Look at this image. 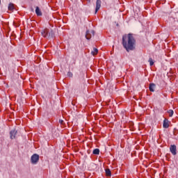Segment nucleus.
I'll list each match as a JSON object with an SVG mask.
<instances>
[{
    "instance_id": "1",
    "label": "nucleus",
    "mask_w": 178,
    "mask_h": 178,
    "mask_svg": "<svg viewBox=\"0 0 178 178\" xmlns=\"http://www.w3.org/2000/svg\"><path fill=\"white\" fill-rule=\"evenodd\" d=\"M122 45L127 52L136 49V39L133 34L129 33L122 36Z\"/></svg>"
},
{
    "instance_id": "2",
    "label": "nucleus",
    "mask_w": 178,
    "mask_h": 178,
    "mask_svg": "<svg viewBox=\"0 0 178 178\" xmlns=\"http://www.w3.org/2000/svg\"><path fill=\"white\" fill-rule=\"evenodd\" d=\"M41 34L44 38H54V31H51L49 32V29H47L42 30Z\"/></svg>"
},
{
    "instance_id": "3",
    "label": "nucleus",
    "mask_w": 178,
    "mask_h": 178,
    "mask_svg": "<svg viewBox=\"0 0 178 178\" xmlns=\"http://www.w3.org/2000/svg\"><path fill=\"white\" fill-rule=\"evenodd\" d=\"M38 161H40V156L37 154H34L31 157V162L33 163V165H35L38 163Z\"/></svg>"
},
{
    "instance_id": "4",
    "label": "nucleus",
    "mask_w": 178,
    "mask_h": 178,
    "mask_svg": "<svg viewBox=\"0 0 178 178\" xmlns=\"http://www.w3.org/2000/svg\"><path fill=\"white\" fill-rule=\"evenodd\" d=\"M94 37V31H86V40H91V38Z\"/></svg>"
},
{
    "instance_id": "5",
    "label": "nucleus",
    "mask_w": 178,
    "mask_h": 178,
    "mask_svg": "<svg viewBox=\"0 0 178 178\" xmlns=\"http://www.w3.org/2000/svg\"><path fill=\"white\" fill-rule=\"evenodd\" d=\"M101 3H102L101 0H97L96 8H95V14H97L98 13V11L99 10V9H101Z\"/></svg>"
},
{
    "instance_id": "6",
    "label": "nucleus",
    "mask_w": 178,
    "mask_h": 178,
    "mask_svg": "<svg viewBox=\"0 0 178 178\" xmlns=\"http://www.w3.org/2000/svg\"><path fill=\"white\" fill-rule=\"evenodd\" d=\"M17 134V131H16V129L11 130L10 132L11 140H14V138H16Z\"/></svg>"
},
{
    "instance_id": "7",
    "label": "nucleus",
    "mask_w": 178,
    "mask_h": 178,
    "mask_svg": "<svg viewBox=\"0 0 178 178\" xmlns=\"http://www.w3.org/2000/svg\"><path fill=\"white\" fill-rule=\"evenodd\" d=\"M170 151L172 155H176L177 154V149H176V145H171V146L170 147Z\"/></svg>"
},
{
    "instance_id": "8",
    "label": "nucleus",
    "mask_w": 178,
    "mask_h": 178,
    "mask_svg": "<svg viewBox=\"0 0 178 178\" xmlns=\"http://www.w3.org/2000/svg\"><path fill=\"white\" fill-rule=\"evenodd\" d=\"M163 127L164 129H168L169 127V120H168V119L163 120Z\"/></svg>"
},
{
    "instance_id": "9",
    "label": "nucleus",
    "mask_w": 178,
    "mask_h": 178,
    "mask_svg": "<svg viewBox=\"0 0 178 178\" xmlns=\"http://www.w3.org/2000/svg\"><path fill=\"white\" fill-rule=\"evenodd\" d=\"M35 13H36L37 16H42V13H41V10H40L39 7H36Z\"/></svg>"
},
{
    "instance_id": "10",
    "label": "nucleus",
    "mask_w": 178,
    "mask_h": 178,
    "mask_svg": "<svg viewBox=\"0 0 178 178\" xmlns=\"http://www.w3.org/2000/svg\"><path fill=\"white\" fill-rule=\"evenodd\" d=\"M154 88H155L154 83H150L149 86V91H151L152 92H154Z\"/></svg>"
},
{
    "instance_id": "11",
    "label": "nucleus",
    "mask_w": 178,
    "mask_h": 178,
    "mask_svg": "<svg viewBox=\"0 0 178 178\" xmlns=\"http://www.w3.org/2000/svg\"><path fill=\"white\" fill-rule=\"evenodd\" d=\"M8 10H15V5L12 3H10L8 5Z\"/></svg>"
},
{
    "instance_id": "12",
    "label": "nucleus",
    "mask_w": 178,
    "mask_h": 178,
    "mask_svg": "<svg viewBox=\"0 0 178 178\" xmlns=\"http://www.w3.org/2000/svg\"><path fill=\"white\" fill-rule=\"evenodd\" d=\"M91 54L93 55V56L97 55V54H98V49L93 48V51H92Z\"/></svg>"
},
{
    "instance_id": "13",
    "label": "nucleus",
    "mask_w": 178,
    "mask_h": 178,
    "mask_svg": "<svg viewBox=\"0 0 178 178\" xmlns=\"http://www.w3.org/2000/svg\"><path fill=\"white\" fill-rule=\"evenodd\" d=\"M94 155H99V149H95L92 152Z\"/></svg>"
},
{
    "instance_id": "14",
    "label": "nucleus",
    "mask_w": 178,
    "mask_h": 178,
    "mask_svg": "<svg viewBox=\"0 0 178 178\" xmlns=\"http://www.w3.org/2000/svg\"><path fill=\"white\" fill-rule=\"evenodd\" d=\"M168 113L169 114L170 118H172V116H173V113H175V112L173 111V110L170 109L168 111Z\"/></svg>"
},
{
    "instance_id": "15",
    "label": "nucleus",
    "mask_w": 178,
    "mask_h": 178,
    "mask_svg": "<svg viewBox=\"0 0 178 178\" xmlns=\"http://www.w3.org/2000/svg\"><path fill=\"white\" fill-rule=\"evenodd\" d=\"M106 176H111L112 175V173L111 172L110 169H106Z\"/></svg>"
},
{
    "instance_id": "16",
    "label": "nucleus",
    "mask_w": 178,
    "mask_h": 178,
    "mask_svg": "<svg viewBox=\"0 0 178 178\" xmlns=\"http://www.w3.org/2000/svg\"><path fill=\"white\" fill-rule=\"evenodd\" d=\"M149 63L150 66H154V60H152V58H149Z\"/></svg>"
},
{
    "instance_id": "17",
    "label": "nucleus",
    "mask_w": 178,
    "mask_h": 178,
    "mask_svg": "<svg viewBox=\"0 0 178 178\" xmlns=\"http://www.w3.org/2000/svg\"><path fill=\"white\" fill-rule=\"evenodd\" d=\"M67 76V77H73V73L68 72Z\"/></svg>"
},
{
    "instance_id": "18",
    "label": "nucleus",
    "mask_w": 178,
    "mask_h": 178,
    "mask_svg": "<svg viewBox=\"0 0 178 178\" xmlns=\"http://www.w3.org/2000/svg\"><path fill=\"white\" fill-rule=\"evenodd\" d=\"M59 123H61V124L63 123V120H59Z\"/></svg>"
}]
</instances>
